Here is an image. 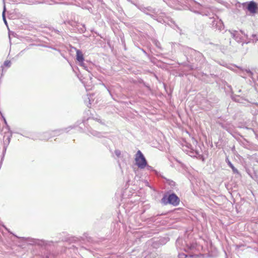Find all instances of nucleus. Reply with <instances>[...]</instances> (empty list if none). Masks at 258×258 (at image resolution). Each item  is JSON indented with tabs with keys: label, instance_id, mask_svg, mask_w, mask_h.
<instances>
[{
	"label": "nucleus",
	"instance_id": "nucleus-1",
	"mask_svg": "<svg viewBox=\"0 0 258 258\" xmlns=\"http://www.w3.org/2000/svg\"><path fill=\"white\" fill-rule=\"evenodd\" d=\"M135 162L137 166L141 169H144L147 165V162L141 151L139 150L135 155Z\"/></svg>",
	"mask_w": 258,
	"mask_h": 258
},
{
	"label": "nucleus",
	"instance_id": "nucleus-2",
	"mask_svg": "<svg viewBox=\"0 0 258 258\" xmlns=\"http://www.w3.org/2000/svg\"><path fill=\"white\" fill-rule=\"evenodd\" d=\"M168 202L173 206H177L180 202L179 198L174 194L170 195L168 198Z\"/></svg>",
	"mask_w": 258,
	"mask_h": 258
},
{
	"label": "nucleus",
	"instance_id": "nucleus-3",
	"mask_svg": "<svg viewBox=\"0 0 258 258\" xmlns=\"http://www.w3.org/2000/svg\"><path fill=\"white\" fill-rule=\"evenodd\" d=\"M257 6L256 3L253 1L250 2L247 6V10L251 13L254 14L256 12Z\"/></svg>",
	"mask_w": 258,
	"mask_h": 258
},
{
	"label": "nucleus",
	"instance_id": "nucleus-4",
	"mask_svg": "<svg viewBox=\"0 0 258 258\" xmlns=\"http://www.w3.org/2000/svg\"><path fill=\"white\" fill-rule=\"evenodd\" d=\"M76 54L77 60L80 62H83L84 58L82 52L80 50H77L76 51Z\"/></svg>",
	"mask_w": 258,
	"mask_h": 258
},
{
	"label": "nucleus",
	"instance_id": "nucleus-5",
	"mask_svg": "<svg viewBox=\"0 0 258 258\" xmlns=\"http://www.w3.org/2000/svg\"><path fill=\"white\" fill-rule=\"evenodd\" d=\"M228 164L231 168V169H232V171H233L234 173H237L238 172L237 169H236L234 167V166L233 165V164L229 161H228Z\"/></svg>",
	"mask_w": 258,
	"mask_h": 258
},
{
	"label": "nucleus",
	"instance_id": "nucleus-6",
	"mask_svg": "<svg viewBox=\"0 0 258 258\" xmlns=\"http://www.w3.org/2000/svg\"><path fill=\"white\" fill-rule=\"evenodd\" d=\"M115 154L118 156V157H119L120 154H121V153L119 151H115Z\"/></svg>",
	"mask_w": 258,
	"mask_h": 258
}]
</instances>
